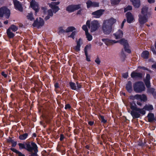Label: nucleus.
Segmentation results:
<instances>
[{
  "label": "nucleus",
  "instance_id": "f257e3e1",
  "mask_svg": "<svg viewBox=\"0 0 156 156\" xmlns=\"http://www.w3.org/2000/svg\"><path fill=\"white\" fill-rule=\"evenodd\" d=\"M116 22V20L112 18L105 20L102 27L103 32L106 34H109L112 31V25Z\"/></svg>",
  "mask_w": 156,
  "mask_h": 156
},
{
  "label": "nucleus",
  "instance_id": "f03ea898",
  "mask_svg": "<svg viewBox=\"0 0 156 156\" xmlns=\"http://www.w3.org/2000/svg\"><path fill=\"white\" fill-rule=\"evenodd\" d=\"M86 24L89 28L90 29V32H93L96 31L100 27L99 23L97 20H93L91 23L90 21L87 20Z\"/></svg>",
  "mask_w": 156,
  "mask_h": 156
},
{
  "label": "nucleus",
  "instance_id": "7ed1b4c3",
  "mask_svg": "<svg viewBox=\"0 0 156 156\" xmlns=\"http://www.w3.org/2000/svg\"><path fill=\"white\" fill-rule=\"evenodd\" d=\"M145 87L142 82H138L133 85V90L136 93H140L145 90Z\"/></svg>",
  "mask_w": 156,
  "mask_h": 156
},
{
  "label": "nucleus",
  "instance_id": "20e7f679",
  "mask_svg": "<svg viewBox=\"0 0 156 156\" xmlns=\"http://www.w3.org/2000/svg\"><path fill=\"white\" fill-rule=\"evenodd\" d=\"M143 115L145 114V111L143 109L138 108L136 110L132 111L131 114L133 118H137L140 117V114Z\"/></svg>",
  "mask_w": 156,
  "mask_h": 156
},
{
  "label": "nucleus",
  "instance_id": "39448f33",
  "mask_svg": "<svg viewBox=\"0 0 156 156\" xmlns=\"http://www.w3.org/2000/svg\"><path fill=\"white\" fill-rule=\"evenodd\" d=\"M10 10L6 7H3L0 9V17H2L4 16L8 18L10 15Z\"/></svg>",
  "mask_w": 156,
  "mask_h": 156
},
{
  "label": "nucleus",
  "instance_id": "423d86ee",
  "mask_svg": "<svg viewBox=\"0 0 156 156\" xmlns=\"http://www.w3.org/2000/svg\"><path fill=\"white\" fill-rule=\"evenodd\" d=\"M31 145L32 146L31 151H29L30 152L29 156H38L37 154L38 151V147L36 144L34 142L31 143Z\"/></svg>",
  "mask_w": 156,
  "mask_h": 156
},
{
  "label": "nucleus",
  "instance_id": "0eeeda50",
  "mask_svg": "<svg viewBox=\"0 0 156 156\" xmlns=\"http://www.w3.org/2000/svg\"><path fill=\"white\" fill-rule=\"evenodd\" d=\"M19 146V149L20 150L22 149H25L27 150L28 151H30L32 150V146L31 144H30V143H20L18 144Z\"/></svg>",
  "mask_w": 156,
  "mask_h": 156
},
{
  "label": "nucleus",
  "instance_id": "6e6552de",
  "mask_svg": "<svg viewBox=\"0 0 156 156\" xmlns=\"http://www.w3.org/2000/svg\"><path fill=\"white\" fill-rule=\"evenodd\" d=\"M81 4L71 5L68 6L66 8L67 11L69 12H72L75 10L81 9Z\"/></svg>",
  "mask_w": 156,
  "mask_h": 156
},
{
  "label": "nucleus",
  "instance_id": "1a4fd4ad",
  "mask_svg": "<svg viewBox=\"0 0 156 156\" xmlns=\"http://www.w3.org/2000/svg\"><path fill=\"white\" fill-rule=\"evenodd\" d=\"M44 23V22L43 20L40 18L39 20L37 19L34 22L32 25L34 27H36L39 28L43 26Z\"/></svg>",
  "mask_w": 156,
  "mask_h": 156
},
{
  "label": "nucleus",
  "instance_id": "9d476101",
  "mask_svg": "<svg viewBox=\"0 0 156 156\" xmlns=\"http://www.w3.org/2000/svg\"><path fill=\"white\" fill-rule=\"evenodd\" d=\"M138 21L141 24H143L148 21V17L147 15L139 14L138 16Z\"/></svg>",
  "mask_w": 156,
  "mask_h": 156
},
{
  "label": "nucleus",
  "instance_id": "9b49d317",
  "mask_svg": "<svg viewBox=\"0 0 156 156\" xmlns=\"http://www.w3.org/2000/svg\"><path fill=\"white\" fill-rule=\"evenodd\" d=\"M59 3V2H52L49 4V6L53 9V12L55 13H56L59 10V8L58 7L56 6V5H58Z\"/></svg>",
  "mask_w": 156,
  "mask_h": 156
},
{
  "label": "nucleus",
  "instance_id": "f8f14e48",
  "mask_svg": "<svg viewBox=\"0 0 156 156\" xmlns=\"http://www.w3.org/2000/svg\"><path fill=\"white\" fill-rule=\"evenodd\" d=\"M104 12V10L101 9L93 12L92 14L94 18H99L102 15Z\"/></svg>",
  "mask_w": 156,
  "mask_h": 156
},
{
  "label": "nucleus",
  "instance_id": "ddd939ff",
  "mask_svg": "<svg viewBox=\"0 0 156 156\" xmlns=\"http://www.w3.org/2000/svg\"><path fill=\"white\" fill-rule=\"evenodd\" d=\"M87 7L89 8L90 7H98L99 6V3L96 2H92L90 0H88L86 2Z\"/></svg>",
  "mask_w": 156,
  "mask_h": 156
},
{
  "label": "nucleus",
  "instance_id": "4468645a",
  "mask_svg": "<svg viewBox=\"0 0 156 156\" xmlns=\"http://www.w3.org/2000/svg\"><path fill=\"white\" fill-rule=\"evenodd\" d=\"M148 7L146 6H144L141 9V14L143 15H147L150 16L151 13L150 12H148Z\"/></svg>",
  "mask_w": 156,
  "mask_h": 156
},
{
  "label": "nucleus",
  "instance_id": "2eb2a0df",
  "mask_svg": "<svg viewBox=\"0 0 156 156\" xmlns=\"http://www.w3.org/2000/svg\"><path fill=\"white\" fill-rule=\"evenodd\" d=\"M13 2L15 8L20 12L23 11V8L20 2L17 0H13Z\"/></svg>",
  "mask_w": 156,
  "mask_h": 156
},
{
  "label": "nucleus",
  "instance_id": "dca6fc26",
  "mask_svg": "<svg viewBox=\"0 0 156 156\" xmlns=\"http://www.w3.org/2000/svg\"><path fill=\"white\" fill-rule=\"evenodd\" d=\"M31 7L35 11L36 13L39 10V8L37 3L35 1L32 0L30 2Z\"/></svg>",
  "mask_w": 156,
  "mask_h": 156
},
{
  "label": "nucleus",
  "instance_id": "f3484780",
  "mask_svg": "<svg viewBox=\"0 0 156 156\" xmlns=\"http://www.w3.org/2000/svg\"><path fill=\"white\" fill-rule=\"evenodd\" d=\"M131 76L132 78H139L141 79L143 77V74L137 73L133 71L132 72L131 74Z\"/></svg>",
  "mask_w": 156,
  "mask_h": 156
},
{
  "label": "nucleus",
  "instance_id": "a211bd4d",
  "mask_svg": "<svg viewBox=\"0 0 156 156\" xmlns=\"http://www.w3.org/2000/svg\"><path fill=\"white\" fill-rule=\"evenodd\" d=\"M150 76L149 74H147L146 78L144 81L145 84L147 88H150Z\"/></svg>",
  "mask_w": 156,
  "mask_h": 156
},
{
  "label": "nucleus",
  "instance_id": "6ab92c4d",
  "mask_svg": "<svg viewBox=\"0 0 156 156\" xmlns=\"http://www.w3.org/2000/svg\"><path fill=\"white\" fill-rule=\"evenodd\" d=\"M102 41L104 42L105 44L107 45H111L113 44L118 42V41H116L115 40H110L108 39H103Z\"/></svg>",
  "mask_w": 156,
  "mask_h": 156
},
{
  "label": "nucleus",
  "instance_id": "aec40b11",
  "mask_svg": "<svg viewBox=\"0 0 156 156\" xmlns=\"http://www.w3.org/2000/svg\"><path fill=\"white\" fill-rule=\"evenodd\" d=\"M113 35L115 36V38L116 39H119L123 37V33L122 30H119L117 32L113 34Z\"/></svg>",
  "mask_w": 156,
  "mask_h": 156
},
{
  "label": "nucleus",
  "instance_id": "412c9836",
  "mask_svg": "<svg viewBox=\"0 0 156 156\" xmlns=\"http://www.w3.org/2000/svg\"><path fill=\"white\" fill-rule=\"evenodd\" d=\"M127 21L129 23H131L134 19L133 15L131 12H128L126 14Z\"/></svg>",
  "mask_w": 156,
  "mask_h": 156
},
{
  "label": "nucleus",
  "instance_id": "4be33fe9",
  "mask_svg": "<svg viewBox=\"0 0 156 156\" xmlns=\"http://www.w3.org/2000/svg\"><path fill=\"white\" fill-rule=\"evenodd\" d=\"M130 1L135 8H138L139 7L140 5V0H130Z\"/></svg>",
  "mask_w": 156,
  "mask_h": 156
},
{
  "label": "nucleus",
  "instance_id": "5701e85b",
  "mask_svg": "<svg viewBox=\"0 0 156 156\" xmlns=\"http://www.w3.org/2000/svg\"><path fill=\"white\" fill-rule=\"evenodd\" d=\"M118 41V42L120 44L123 45L124 48L127 47L128 46L127 41L124 38H122L119 41Z\"/></svg>",
  "mask_w": 156,
  "mask_h": 156
},
{
  "label": "nucleus",
  "instance_id": "b1692460",
  "mask_svg": "<svg viewBox=\"0 0 156 156\" xmlns=\"http://www.w3.org/2000/svg\"><path fill=\"white\" fill-rule=\"evenodd\" d=\"M90 45H87L85 48L84 50L85 55L86 57V60L87 61L90 62V57L88 56L87 51V49L90 48Z\"/></svg>",
  "mask_w": 156,
  "mask_h": 156
},
{
  "label": "nucleus",
  "instance_id": "393cba45",
  "mask_svg": "<svg viewBox=\"0 0 156 156\" xmlns=\"http://www.w3.org/2000/svg\"><path fill=\"white\" fill-rule=\"evenodd\" d=\"M150 53L149 51H143L141 54V56L144 59H147L148 58Z\"/></svg>",
  "mask_w": 156,
  "mask_h": 156
},
{
  "label": "nucleus",
  "instance_id": "a878e982",
  "mask_svg": "<svg viewBox=\"0 0 156 156\" xmlns=\"http://www.w3.org/2000/svg\"><path fill=\"white\" fill-rule=\"evenodd\" d=\"M81 38H80L78 41L76 40V45L75 48V50L76 51H80V46L81 41Z\"/></svg>",
  "mask_w": 156,
  "mask_h": 156
},
{
  "label": "nucleus",
  "instance_id": "bb28decb",
  "mask_svg": "<svg viewBox=\"0 0 156 156\" xmlns=\"http://www.w3.org/2000/svg\"><path fill=\"white\" fill-rule=\"evenodd\" d=\"M10 150L17 154L18 156H25L24 154L14 148H11Z\"/></svg>",
  "mask_w": 156,
  "mask_h": 156
},
{
  "label": "nucleus",
  "instance_id": "cd10ccee",
  "mask_svg": "<svg viewBox=\"0 0 156 156\" xmlns=\"http://www.w3.org/2000/svg\"><path fill=\"white\" fill-rule=\"evenodd\" d=\"M126 88L127 90L129 92H131L132 90V83L131 81H129L126 84Z\"/></svg>",
  "mask_w": 156,
  "mask_h": 156
},
{
  "label": "nucleus",
  "instance_id": "c85d7f7f",
  "mask_svg": "<svg viewBox=\"0 0 156 156\" xmlns=\"http://www.w3.org/2000/svg\"><path fill=\"white\" fill-rule=\"evenodd\" d=\"M147 117L148 118V121L150 122H153L154 119V115L152 113L148 114L147 115Z\"/></svg>",
  "mask_w": 156,
  "mask_h": 156
},
{
  "label": "nucleus",
  "instance_id": "c756f323",
  "mask_svg": "<svg viewBox=\"0 0 156 156\" xmlns=\"http://www.w3.org/2000/svg\"><path fill=\"white\" fill-rule=\"evenodd\" d=\"M153 106L151 105H146L143 108V109H145L146 110L150 111L153 109Z\"/></svg>",
  "mask_w": 156,
  "mask_h": 156
},
{
  "label": "nucleus",
  "instance_id": "7c9ffc66",
  "mask_svg": "<svg viewBox=\"0 0 156 156\" xmlns=\"http://www.w3.org/2000/svg\"><path fill=\"white\" fill-rule=\"evenodd\" d=\"M28 136V134L27 133H25L19 136V138L20 140H25Z\"/></svg>",
  "mask_w": 156,
  "mask_h": 156
},
{
  "label": "nucleus",
  "instance_id": "2f4dec72",
  "mask_svg": "<svg viewBox=\"0 0 156 156\" xmlns=\"http://www.w3.org/2000/svg\"><path fill=\"white\" fill-rule=\"evenodd\" d=\"M7 34L9 38H12L14 37V34L9 29H8L7 31Z\"/></svg>",
  "mask_w": 156,
  "mask_h": 156
},
{
  "label": "nucleus",
  "instance_id": "473e14b6",
  "mask_svg": "<svg viewBox=\"0 0 156 156\" xmlns=\"http://www.w3.org/2000/svg\"><path fill=\"white\" fill-rule=\"evenodd\" d=\"M86 10L83 9H80L78 10L76 13V15H82L85 14Z\"/></svg>",
  "mask_w": 156,
  "mask_h": 156
},
{
  "label": "nucleus",
  "instance_id": "72a5a7b5",
  "mask_svg": "<svg viewBox=\"0 0 156 156\" xmlns=\"http://www.w3.org/2000/svg\"><path fill=\"white\" fill-rule=\"evenodd\" d=\"M8 29L10 30H12L13 31L15 32L18 30V27L14 25H12Z\"/></svg>",
  "mask_w": 156,
  "mask_h": 156
},
{
  "label": "nucleus",
  "instance_id": "f704fd0d",
  "mask_svg": "<svg viewBox=\"0 0 156 156\" xmlns=\"http://www.w3.org/2000/svg\"><path fill=\"white\" fill-rule=\"evenodd\" d=\"M86 36V38L88 41H91L92 39V35L89 33V32L85 33Z\"/></svg>",
  "mask_w": 156,
  "mask_h": 156
},
{
  "label": "nucleus",
  "instance_id": "c9c22d12",
  "mask_svg": "<svg viewBox=\"0 0 156 156\" xmlns=\"http://www.w3.org/2000/svg\"><path fill=\"white\" fill-rule=\"evenodd\" d=\"M69 84L72 89L73 90H76V86L75 83L72 82H70Z\"/></svg>",
  "mask_w": 156,
  "mask_h": 156
},
{
  "label": "nucleus",
  "instance_id": "e433bc0d",
  "mask_svg": "<svg viewBox=\"0 0 156 156\" xmlns=\"http://www.w3.org/2000/svg\"><path fill=\"white\" fill-rule=\"evenodd\" d=\"M130 107L131 109L132 110V111L136 110L138 108L136 107V105L135 103H134V105H133V104L132 103L130 104Z\"/></svg>",
  "mask_w": 156,
  "mask_h": 156
},
{
  "label": "nucleus",
  "instance_id": "4c0bfd02",
  "mask_svg": "<svg viewBox=\"0 0 156 156\" xmlns=\"http://www.w3.org/2000/svg\"><path fill=\"white\" fill-rule=\"evenodd\" d=\"M75 30V28L73 27H68L66 30V32L68 33L73 31Z\"/></svg>",
  "mask_w": 156,
  "mask_h": 156
},
{
  "label": "nucleus",
  "instance_id": "58836bf2",
  "mask_svg": "<svg viewBox=\"0 0 156 156\" xmlns=\"http://www.w3.org/2000/svg\"><path fill=\"white\" fill-rule=\"evenodd\" d=\"M27 17L28 19L30 20H33L34 19V18L33 16L32 13H29L27 16Z\"/></svg>",
  "mask_w": 156,
  "mask_h": 156
},
{
  "label": "nucleus",
  "instance_id": "ea45409f",
  "mask_svg": "<svg viewBox=\"0 0 156 156\" xmlns=\"http://www.w3.org/2000/svg\"><path fill=\"white\" fill-rule=\"evenodd\" d=\"M111 4L113 5H115L118 4L121 0H110Z\"/></svg>",
  "mask_w": 156,
  "mask_h": 156
},
{
  "label": "nucleus",
  "instance_id": "a19ab883",
  "mask_svg": "<svg viewBox=\"0 0 156 156\" xmlns=\"http://www.w3.org/2000/svg\"><path fill=\"white\" fill-rule=\"evenodd\" d=\"M99 119L101 122L104 123H105L107 122V120L105 119L104 116H103L100 115Z\"/></svg>",
  "mask_w": 156,
  "mask_h": 156
},
{
  "label": "nucleus",
  "instance_id": "79ce46f5",
  "mask_svg": "<svg viewBox=\"0 0 156 156\" xmlns=\"http://www.w3.org/2000/svg\"><path fill=\"white\" fill-rule=\"evenodd\" d=\"M141 97H140V100L141 101H145L147 100V98L145 95L142 94V95H141Z\"/></svg>",
  "mask_w": 156,
  "mask_h": 156
},
{
  "label": "nucleus",
  "instance_id": "37998d69",
  "mask_svg": "<svg viewBox=\"0 0 156 156\" xmlns=\"http://www.w3.org/2000/svg\"><path fill=\"white\" fill-rule=\"evenodd\" d=\"M132 9V7L131 6L128 5L127 6L126 8H124V12H126L129 10H131Z\"/></svg>",
  "mask_w": 156,
  "mask_h": 156
},
{
  "label": "nucleus",
  "instance_id": "c03bdc74",
  "mask_svg": "<svg viewBox=\"0 0 156 156\" xmlns=\"http://www.w3.org/2000/svg\"><path fill=\"white\" fill-rule=\"evenodd\" d=\"M150 90L154 98L156 99V92L154 91V89L153 88H151Z\"/></svg>",
  "mask_w": 156,
  "mask_h": 156
},
{
  "label": "nucleus",
  "instance_id": "a18cd8bd",
  "mask_svg": "<svg viewBox=\"0 0 156 156\" xmlns=\"http://www.w3.org/2000/svg\"><path fill=\"white\" fill-rule=\"evenodd\" d=\"M87 26V25H84L82 27L83 29L85 31V33L88 32Z\"/></svg>",
  "mask_w": 156,
  "mask_h": 156
},
{
  "label": "nucleus",
  "instance_id": "49530a36",
  "mask_svg": "<svg viewBox=\"0 0 156 156\" xmlns=\"http://www.w3.org/2000/svg\"><path fill=\"white\" fill-rule=\"evenodd\" d=\"M76 33V32L74 31L72 32L71 34L68 36V37H70L72 38L73 39H74V37Z\"/></svg>",
  "mask_w": 156,
  "mask_h": 156
},
{
  "label": "nucleus",
  "instance_id": "de8ad7c7",
  "mask_svg": "<svg viewBox=\"0 0 156 156\" xmlns=\"http://www.w3.org/2000/svg\"><path fill=\"white\" fill-rule=\"evenodd\" d=\"M48 15L50 16H53V13L51 9H50L48 11Z\"/></svg>",
  "mask_w": 156,
  "mask_h": 156
},
{
  "label": "nucleus",
  "instance_id": "09e8293b",
  "mask_svg": "<svg viewBox=\"0 0 156 156\" xmlns=\"http://www.w3.org/2000/svg\"><path fill=\"white\" fill-rule=\"evenodd\" d=\"M11 143L12 144V146L13 147H15L17 144V142L14 141L13 140H11Z\"/></svg>",
  "mask_w": 156,
  "mask_h": 156
},
{
  "label": "nucleus",
  "instance_id": "8fccbe9b",
  "mask_svg": "<svg viewBox=\"0 0 156 156\" xmlns=\"http://www.w3.org/2000/svg\"><path fill=\"white\" fill-rule=\"evenodd\" d=\"M66 32V30H63L62 27H60L59 28V33H62Z\"/></svg>",
  "mask_w": 156,
  "mask_h": 156
},
{
  "label": "nucleus",
  "instance_id": "3c124183",
  "mask_svg": "<svg viewBox=\"0 0 156 156\" xmlns=\"http://www.w3.org/2000/svg\"><path fill=\"white\" fill-rule=\"evenodd\" d=\"M129 45L127 47H126L125 48L124 47L125 50V51L127 52L128 53H130L131 52V50L128 48Z\"/></svg>",
  "mask_w": 156,
  "mask_h": 156
},
{
  "label": "nucleus",
  "instance_id": "603ef678",
  "mask_svg": "<svg viewBox=\"0 0 156 156\" xmlns=\"http://www.w3.org/2000/svg\"><path fill=\"white\" fill-rule=\"evenodd\" d=\"M141 95L139 94H136L134 97V98L136 99H140V97H141Z\"/></svg>",
  "mask_w": 156,
  "mask_h": 156
},
{
  "label": "nucleus",
  "instance_id": "864d4df0",
  "mask_svg": "<svg viewBox=\"0 0 156 156\" xmlns=\"http://www.w3.org/2000/svg\"><path fill=\"white\" fill-rule=\"evenodd\" d=\"M71 108V106L69 104H67L65 105V108L66 109H70Z\"/></svg>",
  "mask_w": 156,
  "mask_h": 156
},
{
  "label": "nucleus",
  "instance_id": "5fc2aeb1",
  "mask_svg": "<svg viewBox=\"0 0 156 156\" xmlns=\"http://www.w3.org/2000/svg\"><path fill=\"white\" fill-rule=\"evenodd\" d=\"M95 62L98 64H100L101 61L99 58H97L95 61Z\"/></svg>",
  "mask_w": 156,
  "mask_h": 156
},
{
  "label": "nucleus",
  "instance_id": "6e6d98bb",
  "mask_svg": "<svg viewBox=\"0 0 156 156\" xmlns=\"http://www.w3.org/2000/svg\"><path fill=\"white\" fill-rule=\"evenodd\" d=\"M64 138L65 137H64V136L63 134H60V140L61 141H62V140H63L64 139Z\"/></svg>",
  "mask_w": 156,
  "mask_h": 156
},
{
  "label": "nucleus",
  "instance_id": "4d7b16f0",
  "mask_svg": "<svg viewBox=\"0 0 156 156\" xmlns=\"http://www.w3.org/2000/svg\"><path fill=\"white\" fill-rule=\"evenodd\" d=\"M77 86L78 88H80L81 87V85L80 83H79L78 81L76 82Z\"/></svg>",
  "mask_w": 156,
  "mask_h": 156
},
{
  "label": "nucleus",
  "instance_id": "13d9d810",
  "mask_svg": "<svg viewBox=\"0 0 156 156\" xmlns=\"http://www.w3.org/2000/svg\"><path fill=\"white\" fill-rule=\"evenodd\" d=\"M55 87V90H56V89H57L59 87V85L58 83H56L54 85Z\"/></svg>",
  "mask_w": 156,
  "mask_h": 156
},
{
  "label": "nucleus",
  "instance_id": "bf43d9fd",
  "mask_svg": "<svg viewBox=\"0 0 156 156\" xmlns=\"http://www.w3.org/2000/svg\"><path fill=\"white\" fill-rule=\"evenodd\" d=\"M2 75L4 76L6 78L7 77V75L4 72H2L1 73Z\"/></svg>",
  "mask_w": 156,
  "mask_h": 156
},
{
  "label": "nucleus",
  "instance_id": "052dcab7",
  "mask_svg": "<svg viewBox=\"0 0 156 156\" xmlns=\"http://www.w3.org/2000/svg\"><path fill=\"white\" fill-rule=\"evenodd\" d=\"M126 20L125 19H124V20L122 21V24H121V28H122L124 26V23L126 22Z\"/></svg>",
  "mask_w": 156,
  "mask_h": 156
},
{
  "label": "nucleus",
  "instance_id": "680f3d73",
  "mask_svg": "<svg viewBox=\"0 0 156 156\" xmlns=\"http://www.w3.org/2000/svg\"><path fill=\"white\" fill-rule=\"evenodd\" d=\"M94 122L93 121H89L88 122V124L90 126H92L94 124Z\"/></svg>",
  "mask_w": 156,
  "mask_h": 156
},
{
  "label": "nucleus",
  "instance_id": "e2e57ef3",
  "mask_svg": "<svg viewBox=\"0 0 156 156\" xmlns=\"http://www.w3.org/2000/svg\"><path fill=\"white\" fill-rule=\"evenodd\" d=\"M41 9L43 10V12L44 13L46 10V8L45 7H42Z\"/></svg>",
  "mask_w": 156,
  "mask_h": 156
},
{
  "label": "nucleus",
  "instance_id": "0e129e2a",
  "mask_svg": "<svg viewBox=\"0 0 156 156\" xmlns=\"http://www.w3.org/2000/svg\"><path fill=\"white\" fill-rule=\"evenodd\" d=\"M148 2L150 3H153L154 2V0H148Z\"/></svg>",
  "mask_w": 156,
  "mask_h": 156
},
{
  "label": "nucleus",
  "instance_id": "69168bd1",
  "mask_svg": "<svg viewBox=\"0 0 156 156\" xmlns=\"http://www.w3.org/2000/svg\"><path fill=\"white\" fill-rule=\"evenodd\" d=\"M49 18H50V16L48 15V16H46L45 17L44 19L45 20H48L49 19Z\"/></svg>",
  "mask_w": 156,
  "mask_h": 156
},
{
  "label": "nucleus",
  "instance_id": "338daca9",
  "mask_svg": "<svg viewBox=\"0 0 156 156\" xmlns=\"http://www.w3.org/2000/svg\"><path fill=\"white\" fill-rule=\"evenodd\" d=\"M152 68L156 69V63H155L152 66Z\"/></svg>",
  "mask_w": 156,
  "mask_h": 156
},
{
  "label": "nucleus",
  "instance_id": "774afa93",
  "mask_svg": "<svg viewBox=\"0 0 156 156\" xmlns=\"http://www.w3.org/2000/svg\"><path fill=\"white\" fill-rule=\"evenodd\" d=\"M122 76L123 77H124L125 78H127V76H128V75L126 74H124Z\"/></svg>",
  "mask_w": 156,
  "mask_h": 156
}]
</instances>
